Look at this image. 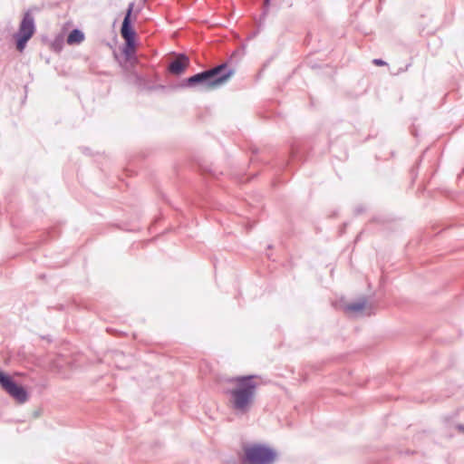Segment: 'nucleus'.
Listing matches in <instances>:
<instances>
[{
	"label": "nucleus",
	"instance_id": "obj_1",
	"mask_svg": "<svg viewBox=\"0 0 464 464\" xmlns=\"http://www.w3.org/2000/svg\"><path fill=\"white\" fill-rule=\"evenodd\" d=\"M255 375H242L231 378L228 382L235 386L227 390L231 409L239 414L247 413L255 402L257 383Z\"/></svg>",
	"mask_w": 464,
	"mask_h": 464
},
{
	"label": "nucleus",
	"instance_id": "obj_2",
	"mask_svg": "<svg viewBox=\"0 0 464 464\" xmlns=\"http://www.w3.org/2000/svg\"><path fill=\"white\" fill-rule=\"evenodd\" d=\"M234 74V70L227 67L226 63H220L208 70L198 72L184 79L181 88L202 87L208 90L217 88L226 82Z\"/></svg>",
	"mask_w": 464,
	"mask_h": 464
},
{
	"label": "nucleus",
	"instance_id": "obj_3",
	"mask_svg": "<svg viewBox=\"0 0 464 464\" xmlns=\"http://www.w3.org/2000/svg\"><path fill=\"white\" fill-rule=\"evenodd\" d=\"M135 3L130 2L127 7L121 27V35L124 39V45L121 49L126 60L133 58L136 50V31L132 26L131 15L134 10Z\"/></svg>",
	"mask_w": 464,
	"mask_h": 464
},
{
	"label": "nucleus",
	"instance_id": "obj_4",
	"mask_svg": "<svg viewBox=\"0 0 464 464\" xmlns=\"http://www.w3.org/2000/svg\"><path fill=\"white\" fill-rule=\"evenodd\" d=\"M244 461L247 464H273L276 451L263 444H253L244 449Z\"/></svg>",
	"mask_w": 464,
	"mask_h": 464
},
{
	"label": "nucleus",
	"instance_id": "obj_5",
	"mask_svg": "<svg viewBox=\"0 0 464 464\" xmlns=\"http://www.w3.org/2000/svg\"><path fill=\"white\" fill-rule=\"evenodd\" d=\"M35 32L34 18L29 11H27L20 23L17 33L14 34L16 48L19 52H23L27 42L32 38Z\"/></svg>",
	"mask_w": 464,
	"mask_h": 464
},
{
	"label": "nucleus",
	"instance_id": "obj_6",
	"mask_svg": "<svg viewBox=\"0 0 464 464\" xmlns=\"http://www.w3.org/2000/svg\"><path fill=\"white\" fill-rule=\"evenodd\" d=\"M0 386L5 392L20 403L25 402L28 399L26 390L22 385L17 384L9 374L4 372L2 370H0Z\"/></svg>",
	"mask_w": 464,
	"mask_h": 464
},
{
	"label": "nucleus",
	"instance_id": "obj_7",
	"mask_svg": "<svg viewBox=\"0 0 464 464\" xmlns=\"http://www.w3.org/2000/svg\"><path fill=\"white\" fill-rule=\"evenodd\" d=\"M189 65V59L184 53L179 54V56L170 61L168 65V71L169 73L174 75H179L185 72Z\"/></svg>",
	"mask_w": 464,
	"mask_h": 464
},
{
	"label": "nucleus",
	"instance_id": "obj_8",
	"mask_svg": "<svg viewBox=\"0 0 464 464\" xmlns=\"http://www.w3.org/2000/svg\"><path fill=\"white\" fill-rule=\"evenodd\" d=\"M366 305L365 301H360L357 303L349 304L345 306V313L349 315H355L359 313H362Z\"/></svg>",
	"mask_w": 464,
	"mask_h": 464
},
{
	"label": "nucleus",
	"instance_id": "obj_9",
	"mask_svg": "<svg viewBox=\"0 0 464 464\" xmlns=\"http://www.w3.org/2000/svg\"><path fill=\"white\" fill-rule=\"evenodd\" d=\"M84 40V34L79 29L72 30L67 36V44H78Z\"/></svg>",
	"mask_w": 464,
	"mask_h": 464
},
{
	"label": "nucleus",
	"instance_id": "obj_10",
	"mask_svg": "<svg viewBox=\"0 0 464 464\" xmlns=\"http://www.w3.org/2000/svg\"><path fill=\"white\" fill-rule=\"evenodd\" d=\"M372 63L376 65V66H384L386 65V63L381 59H374L372 61Z\"/></svg>",
	"mask_w": 464,
	"mask_h": 464
},
{
	"label": "nucleus",
	"instance_id": "obj_11",
	"mask_svg": "<svg viewBox=\"0 0 464 464\" xmlns=\"http://www.w3.org/2000/svg\"><path fill=\"white\" fill-rule=\"evenodd\" d=\"M264 5L267 8L270 5V0H264Z\"/></svg>",
	"mask_w": 464,
	"mask_h": 464
},
{
	"label": "nucleus",
	"instance_id": "obj_12",
	"mask_svg": "<svg viewBox=\"0 0 464 464\" xmlns=\"http://www.w3.org/2000/svg\"><path fill=\"white\" fill-rule=\"evenodd\" d=\"M459 429L460 430H463V431H464V427L459 426Z\"/></svg>",
	"mask_w": 464,
	"mask_h": 464
}]
</instances>
